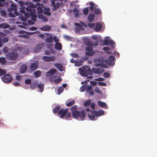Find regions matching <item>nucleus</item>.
<instances>
[{
	"instance_id": "f257e3e1",
	"label": "nucleus",
	"mask_w": 157,
	"mask_h": 157,
	"mask_svg": "<svg viewBox=\"0 0 157 157\" xmlns=\"http://www.w3.org/2000/svg\"><path fill=\"white\" fill-rule=\"evenodd\" d=\"M20 5L21 6L20 8L21 15V14H23L25 16L27 17H29L30 16L31 19L33 21H36L37 16L36 14V10L30 6H29L25 8V7L23 6V3L21 2H20Z\"/></svg>"
},
{
	"instance_id": "f03ea898",
	"label": "nucleus",
	"mask_w": 157,
	"mask_h": 157,
	"mask_svg": "<svg viewBox=\"0 0 157 157\" xmlns=\"http://www.w3.org/2000/svg\"><path fill=\"white\" fill-rule=\"evenodd\" d=\"M78 106L74 105L71 107L72 115L73 117L76 119L80 118L81 120H84V118L86 116L85 110L83 109L81 111L77 110Z\"/></svg>"
},
{
	"instance_id": "7ed1b4c3",
	"label": "nucleus",
	"mask_w": 157,
	"mask_h": 157,
	"mask_svg": "<svg viewBox=\"0 0 157 157\" xmlns=\"http://www.w3.org/2000/svg\"><path fill=\"white\" fill-rule=\"evenodd\" d=\"M18 53L16 49L11 50L6 55V58L8 60L11 61L16 60L18 58Z\"/></svg>"
},
{
	"instance_id": "20e7f679",
	"label": "nucleus",
	"mask_w": 157,
	"mask_h": 157,
	"mask_svg": "<svg viewBox=\"0 0 157 157\" xmlns=\"http://www.w3.org/2000/svg\"><path fill=\"white\" fill-rule=\"evenodd\" d=\"M79 70L80 75L82 77H87L88 75H91L92 73L91 70L87 67H82L79 68Z\"/></svg>"
},
{
	"instance_id": "39448f33",
	"label": "nucleus",
	"mask_w": 157,
	"mask_h": 157,
	"mask_svg": "<svg viewBox=\"0 0 157 157\" xmlns=\"http://www.w3.org/2000/svg\"><path fill=\"white\" fill-rule=\"evenodd\" d=\"M115 57L113 56L109 57V59L105 60V62L109 65L112 66L115 64Z\"/></svg>"
},
{
	"instance_id": "423d86ee",
	"label": "nucleus",
	"mask_w": 157,
	"mask_h": 157,
	"mask_svg": "<svg viewBox=\"0 0 157 157\" xmlns=\"http://www.w3.org/2000/svg\"><path fill=\"white\" fill-rule=\"evenodd\" d=\"M12 77L9 74H6L3 75L2 78V80L5 83H8L12 81Z\"/></svg>"
},
{
	"instance_id": "0eeeda50",
	"label": "nucleus",
	"mask_w": 157,
	"mask_h": 157,
	"mask_svg": "<svg viewBox=\"0 0 157 157\" xmlns=\"http://www.w3.org/2000/svg\"><path fill=\"white\" fill-rule=\"evenodd\" d=\"M103 45H111L113 48H114L115 44V43L111 40L105 39L104 40Z\"/></svg>"
},
{
	"instance_id": "6e6552de",
	"label": "nucleus",
	"mask_w": 157,
	"mask_h": 157,
	"mask_svg": "<svg viewBox=\"0 0 157 157\" xmlns=\"http://www.w3.org/2000/svg\"><path fill=\"white\" fill-rule=\"evenodd\" d=\"M68 110L67 109H61L58 112V114L60 115V117L62 118L64 117L67 113Z\"/></svg>"
},
{
	"instance_id": "1a4fd4ad",
	"label": "nucleus",
	"mask_w": 157,
	"mask_h": 157,
	"mask_svg": "<svg viewBox=\"0 0 157 157\" xmlns=\"http://www.w3.org/2000/svg\"><path fill=\"white\" fill-rule=\"evenodd\" d=\"M92 71L94 74H100L104 71V69L102 68H93Z\"/></svg>"
},
{
	"instance_id": "9d476101",
	"label": "nucleus",
	"mask_w": 157,
	"mask_h": 157,
	"mask_svg": "<svg viewBox=\"0 0 157 157\" xmlns=\"http://www.w3.org/2000/svg\"><path fill=\"white\" fill-rule=\"evenodd\" d=\"M27 66L26 65L24 64L22 65L19 69V72L21 74L25 73L27 70Z\"/></svg>"
},
{
	"instance_id": "9b49d317",
	"label": "nucleus",
	"mask_w": 157,
	"mask_h": 157,
	"mask_svg": "<svg viewBox=\"0 0 157 157\" xmlns=\"http://www.w3.org/2000/svg\"><path fill=\"white\" fill-rule=\"evenodd\" d=\"M38 67V64L37 63H32L30 66V70L33 71L36 70Z\"/></svg>"
},
{
	"instance_id": "f8f14e48",
	"label": "nucleus",
	"mask_w": 157,
	"mask_h": 157,
	"mask_svg": "<svg viewBox=\"0 0 157 157\" xmlns=\"http://www.w3.org/2000/svg\"><path fill=\"white\" fill-rule=\"evenodd\" d=\"M91 113L95 114L96 117H99L100 116L103 115L104 114V111L102 110H98V112L94 111H91Z\"/></svg>"
},
{
	"instance_id": "ddd939ff",
	"label": "nucleus",
	"mask_w": 157,
	"mask_h": 157,
	"mask_svg": "<svg viewBox=\"0 0 157 157\" xmlns=\"http://www.w3.org/2000/svg\"><path fill=\"white\" fill-rule=\"evenodd\" d=\"M57 70L54 68L51 69L48 71L46 73V75L47 76H50L52 75H53L56 72Z\"/></svg>"
},
{
	"instance_id": "4468645a",
	"label": "nucleus",
	"mask_w": 157,
	"mask_h": 157,
	"mask_svg": "<svg viewBox=\"0 0 157 157\" xmlns=\"http://www.w3.org/2000/svg\"><path fill=\"white\" fill-rule=\"evenodd\" d=\"M86 91L87 93H89V94L91 95H93L94 94L93 87L90 85L87 86V88L86 89Z\"/></svg>"
},
{
	"instance_id": "2eb2a0df",
	"label": "nucleus",
	"mask_w": 157,
	"mask_h": 157,
	"mask_svg": "<svg viewBox=\"0 0 157 157\" xmlns=\"http://www.w3.org/2000/svg\"><path fill=\"white\" fill-rule=\"evenodd\" d=\"M55 48L57 50H61L62 49V45L60 42H56L55 45Z\"/></svg>"
},
{
	"instance_id": "dca6fc26",
	"label": "nucleus",
	"mask_w": 157,
	"mask_h": 157,
	"mask_svg": "<svg viewBox=\"0 0 157 157\" xmlns=\"http://www.w3.org/2000/svg\"><path fill=\"white\" fill-rule=\"evenodd\" d=\"M50 9L49 8H44V14L47 16H49L51 15V13L50 12Z\"/></svg>"
},
{
	"instance_id": "f3484780",
	"label": "nucleus",
	"mask_w": 157,
	"mask_h": 157,
	"mask_svg": "<svg viewBox=\"0 0 157 157\" xmlns=\"http://www.w3.org/2000/svg\"><path fill=\"white\" fill-rule=\"evenodd\" d=\"M54 66L60 71H63V67L61 64L58 63H56L54 64Z\"/></svg>"
},
{
	"instance_id": "a211bd4d",
	"label": "nucleus",
	"mask_w": 157,
	"mask_h": 157,
	"mask_svg": "<svg viewBox=\"0 0 157 157\" xmlns=\"http://www.w3.org/2000/svg\"><path fill=\"white\" fill-rule=\"evenodd\" d=\"M51 29V27L49 25H46L44 26L42 28H40L42 31H49Z\"/></svg>"
},
{
	"instance_id": "6ab92c4d",
	"label": "nucleus",
	"mask_w": 157,
	"mask_h": 157,
	"mask_svg": "<svg viewBox=\"0 0 157 157\" xmlns=\"http://www.w3.org/2000/svg\"><path fill=\"white\" fill-rule=\"evenodd\" d=\"M43 47V45L42 44H39L37 45L34 49V51L36 52H38Z\"/></svg>"
},
{
	"instance_id": "aec40b11",
	"label": "nucleus",
	"mask_w": 157,
	"mask_h": 157,
	"mask_svg": "<svg viewBox=\"0 0 157 157\" xmlns=\"http://www.w3.org/2000/svg\"><path fill=\"white\" fill-rule=\"evenodd\" d=\"M95 66L96 67H100L101 63L100 60L98 59H95L94 61Z\"/></svg>"
},
{
	"instance_id": "412c9836",
	"label": "nucleus",
	"mask_w": 157,
	"mask_h": 157,
	"mask_svg": "<svg viewBox=\"0 0 157 157\" xmlns=\"http://www.w3.org/2000/svg\"><path fill=\"white\" fill-rule=\"evenodd\" d=\"M102 28V25L100 23L97 24L95 30L96 31L98 32L101 30Z\"/></svg>"
},
{
	"instance_id": "4be33fe9",
	"label": "nucleus",
	"mask_w": 157,
	"mask_h": 157,
	"mask_svg": "<svg viewBox=\"0 0 157 157\" xmlns=\"http://www.w3.org/2000/svg\"><path fill=\"white\" fill-rule=\"evenodd\" d=\"M34 75L36 78L40 77L41 75V71L39 70H37L34 73Z\"/></svg>"
},
{
	"instance_id": "5701e85b",
	"label": "nucleus",
	"mask_w": 157,
	"mask_h": 157,
	"mask_svg": "<svg viewBox=\"0 0 157 157\" xmlns=\"http://www.w3.org/2000/svg\"><path fill=\"white\" fill-rule=\"evenodd\" d=\"M88 21L89 22H92L94 19V15L93 14H90L88 18Z\"/></svg>"
},
{
	"instance_id": "b1692460",
	"label": "nucleus",
	"mask_w": 157,
	"mask_h": 157,
	"mask_svg": "<svg viewBox=\"0 0 157 157\" xmlns=\"http://www.w3.org/2000/svg\"><path fill=\"white\" fill-rule=\"evenodd\" d=\"M45 41L48 43H52L53 41V38L52 36L47 37L45 39Z\"/></svg>"
},
{
	"instance_id": "393cba45",
	"label": "nucleus",
	"mask_w": 157,
	"mask_h": 157,
	"mask_svg": "<svg viewBox=\"0 0 157 157\" xmlns=\"http://www.w3.org/2000/svg\"><path fill=\"white\" fill-rule=\"evenodd\" d=\"M37 14H42L43 13V8L42 7L39 6L36 8Z\"/></svg>"
},
{
	"instance_id": "a878e982",
	"label": "nucleus",
	"mask_w": 157,
	"mask_h": 157,
	"mask_svg": "<svg viewBox=\"0 0 157 157\" xmlns=\"http://www.w3.org/2000/svg\"><path fill=\"white\" fill-rule=\"evenodd\" d=\"M83 62L82 60L76 61L75 62V65L77 67H79L83 64Z\"/></svg>"
},
{
	"instance_id": "bb28decb",
	"label": "nucleus",
	"mask_w": 157,
	"mask_h": 157,
	"mask_svg": "<svg viewBox=\"0 0 157 157\" xmlns=\"http://www.w3.org/2000/svg\"><path fill=\"white\" fill-rule=\"evenodd\" d=\"M44 85L43 84H39L38 85V87L40 92H42L44 90Z\"/></svg>"
},
{
	"instance_id": "cd10ccee",
	"label": "nucleus",
	"mask_w": 157,
	"mask_h": 157,
	"mask_svg": "<svg viewBox=\"0 0 157 157\" xmlns=\"http://www.w3.org/2000/svg\"><path fill=\"white\" fill-rule=\"evenodd\" d=\"M75 25L77 26V28L78 30H83V29L82 26L78 23H75Z\"/></svg>"
},
{
	"instance_id": "c85d7f7f",
	"label": "nucleus",
	"mask_w": 157,
	"mask_h": 157,
	"mask_svg": "<svg viewBox=\"0 0 157 157\" xmlns=\"http://www.w3.org/2000/svg\"><path fill=\"white\" fill-rule=\"evenodd\" d=\"M9 10H10V11H11V10L16 11L17 10V6L15 5L12 4L11 5V8H10Z\"/></svg>"
},
{
	"instance_id": "c756f323",
	"label": "nucleus",
	"mask_w": 157,
	"mask_h": 157,
	"mask_svg": "<svg viewBox=\"0 0 157 157\" xmlns=\"http://www.w3.org/2000/svg\"><path fill=\"white\" fill-rule=\"evenodd\" d=\"M87 85H84L82 86L80 88V90L81 92H84L87 88Z\"/></svg>"
},
{
	"instance_id": "7c9ffc66",
	"label": "nucleus",
	"mask_w": 157,
	"mask_h": 157,
	"mask_svg": "<svg viewBox=\"0 0 157 157\" xmlns=\"http://www.w3.org/2000/svg\"><path fill=\"white\" fill-rule=\"evenodd\" d=\"M59 3L57 2L53 6V8H52L53 10L54 11L55 10H57L59 8Z\"/></svg>"
},
{
	"instance_id": "2f4dec72",
	"label": "nucleus",
	"mask_w": 157,
	"mask_h": 157,
	"mask_svg": "<svg viewBox=\"0 0 157 157\" xmlns=\"http://www.w3.org/2000/svg\"><path fill=\"white\" fill-rule=\"evenodd\" d=\"M94 54V52L93 51L86 52L85 53V54L86 56H93Z\"/></svg>"
},
{
	"instance_id": "473e14b6",
	"label": "nucleus",
	"mask_w": 157,
	"mask_h": 157,
	"mask_svg": "<svg viewBox=\"0 0 157 157\" xmlns=\"http://www.w3.org/2000/svg\"><path fill=\"white\" fill-rule=\"evenodd\" d=\"M37 86V83L36 82H32L30 85V87L31 89H35Z\"/></svg>"
},
{
	"instance_id": "72a5a7b5",
	"label": "nucleus",
	"mask_w": 157,
	"mask_h": 157,
	"mask_svg": "<svg viewBox=\"0 0 157 157\" xmlns=\"http://www.w3.org/2000/svg\"><path fill=\"white\" fill-rule=\"evenodd\" d=\"M91 103V101L90 100L86 101L84 103V106L86 107L88 106Z\"/></svg>"
},
{
	"instance_id": "f704fd0d",
	"label": "nucleus",
	"mask_w": 157,
	"mask_h": 157,
	"mask_svg": "<svg viewBox=\"0 0 157 157\" xmlns=\"http://www.w3.org/2000/svg\"><path fill=\"white\" fill-rule=\"evenodd\" d=\"M89 5H90V9L91 11H93L94 9H95L94 6V3L92 2H90L89 3Z\"/></svg>"
},
{
	"instance_id": "c9c22d12",
	"label": "nucleus",
	"mask_w": 157,
	"mask_h": 157,
	"mask_svg": "<svg viewBox=\"0 0 157 157\" xmlns=\"http://www.w3.org/2000/svg\"><path fill=\"white\" fill-rule=\"evenodd\" d=\"M98 104L101 107H104L106 106V103L102 101H98Z\"/></svg>"
},
{
	"instance_id": "e433bc0d",
	"label": "nucleus",
	"mask_w": 157,
	"mask_h": 157,
	"mask_svg": "<svg viewBox=\"0 0 157 157\" xmlns=\"http://www.w3.org/2000/svg\"><path fill=\"white\" fill-rule=\"evenodd\" d=\"M94 12L95 13L97 14H101V11L99 8H95Z\"/></svg>"
},
{
	"instance_id": "4c0bfd02",
	"label": "nucleus",
	"mask_w": 157,
	"mask_h": 157,
	"mask_svg": "<svg viewBox=\"0 0 157 157\" xmlns=\"http://www.w3.org/2000/svg\"><path fill=\"white\" fill-rule=\"evenodd\" d=\"M5 0H0V7L3 6H6L8 3L5 2Z\"/></svg>"
},
{
	"instance_id": "58836bf2",
	"label": "nucleus",
	"mask_w": 157,
	"mask_h": 157,
	"mask_svg": "<svg viewBox=\"0 0 157 157\" xmlns=\"http://www.w3.org/2000/svg\"><path fill=\"white\" fill-rule=\"evenodd\" d=\"M75 101L74 100H72L69 102L67 103L66 105L68 107L71 106L75 103Z\"/></svg>"
},
{
	"instance_id": "ea45409f",
	"label": "nucleus",
	"mask_w": 157,
	"mask_h": 157,
	"mask_svg": "<svg viewBox=\"0 0 157 157\" xmlns=\"http://www.w3.org/2000/svg\"><path fill=\"white\" fill-rule=\"evenodd\" d=\"M6 60L5 58L1 57L0 58V62L2 64H4L6 63Z\"/></svg>"
},
{
	"instance_id": "a19ab883",
	"label": "nucleus",
	"mask_w": 157,
	"mask_h": 157,
	"mask_svg": "<svg viewBox=\"0 0 157 157\" xmlns=\"http://www.w3.org/2000/svg\"><path fill=\"white\" fill-rule=\"evenodd\" d=\"M6 73V71L5 70L0 68V76L5 74Z\"/></svg>"
},
{
	"instance_id": "79ce46f5",
	"label": "nucleus",
	"mask_w": 157,
	"mask_h": 157,
	"mask_svg": "<svg viewBox=\"0 0 157 157\" xmlns=\"http://www.w3.org/2000/svg\"><path fill=\"white\" fill-rule=\"evenodd\" d=\"M73 11L75 16L78 15L79 10L78 8H75L73 10Z\"/></svg>"
},
{
	"instance_id": "37998d69",
	"label": "nucleus",
	"mask_w": 157,
	"mask_h": 157,
	"mask_svg": "<svg viewBox=\"0 0 157 157\" xmlns=\"http://www.w3.org/2000/svg\"><path fill=\"white\" fill-rule=\"evenodd\" d=\"M63 88L61 86L59 87L57 90L58 94L59 95L61 93L63 92Z\"/></svg>"
},
{
	"instance_id": "c03bdc74",
	"label": "nucleus",
	"mask_w": 157,
	"mask_h": 157,
	"mask_svg": "<svg viewBox=\"0 0 157 157\" xmlns=\"http://www.w3.org/2000/svg\"><path fill=\"white\" fill-rule=\"evenodd\" d=\"M85 50L87 52L93 51V48L91 47H87L86 48Z\"/></svg>"
},
{
	"instance_id": "a18cd8bd",
	"label": "nucleus",
	"mask_w": 157,
	"mask_h": 157,
	"mask_svg": "<svg viewBox=\"0 0 157 157\" xmlns=\"http://www.w3.org/2000/svg\"><path fill=\"white\" fill-rule=\"evenodd\" d=\"M3 28L4 29H7L10 27V25L7 23H3Z\"/></svg>"
},
{
	"instance_id": "49530a36",
	"label": "nucleus",
	"mask_w": 157,
	"mask_h": 157,
	"mask_svg": "<svg viewBox=\"0 0 157 157\" xmlns=\"http://www.w3.org/2000/svg\"><path fill=\"white\" fill-rule=\"evenodd\" d=\"M43 60L46 62H49V57L44 56L43 57Z\"/></svg>"
},
{
	"instance_id": "de8ad7c7",
	"label": "nucleus",
	"mask_w": 157,
	"mask_h": 157,
	"mask_svg": "<svg viewBox=\"0 0 157 157\" xmlns=\"http://www.w3.org/2000/svg\"><path fill=\"white\" fill-rule=\"evenodd\" d=\"M3 52L5 53V55L7 53L9 52H10V50H8L7 48L5 47L3 48Z\"/></svg>"
},
{
	"instance_id": "09e8293b",
	"label": "nucleus",
	"mask_w": 157,
	"mask_h": 157,
	"mask_svg": "<svg viewBox=\"0 0 157 157\" xmlns=\"http://www.w3.org/2000/svg\"><path fill=\"white\" fill-rule=\"evenodd\" d=\"M88 117L90 120H94L95 118V116L93 115L88 114Z\"/></svg>"
},
{
	"instance_id": "8fccbe9b",
	"label": "nucleus",
	"mask_w": 157,
	"mask_h": 157,
	"mask_svg": "<svg viewBox=\"0 0 157 157\" xmlns=\"http://www.w3.org/2000/svg\"><path fill=\"white\" fill-rule=\"evenodd\" d=\"M60 109V107L59 106L56 107L53 110V113H56L59 111Z\"/></svg>"
},
{
	"instance_id": "3c124183",
	"label": "nucleus",
	"mask_w": 157,
	"mask_h": 157,
	"mask_svg": "<svg viewBox=\"0 0 157 157\" xmlns=\"http://www.w3.org/2000/svg\"><path fill=\"white\" fill-rule=\"evenodd\" d=\"M70 55L72 57L75 58H77L79 57V55L76 53H71Z\"/></svg>"
},
{
	"instance_id": "603ef678",
	"label": "nucleus",
	"mask_w": 157,
	"mask_h": 157,
	"mask_svg": "<svg viewBox=\"0 0 157 157\" xmlns=\"http://www.w3.org/2000/svg\"><path fill=\"white\" fill-rule=\"evenodd\" d=\"M89 11V9L87 8H85L83 11V13L85 15H86L88 14Z\"/></svg>"
},
{
	"instance_id": "864d4df0",
	"label": "nucleus",
	"mask_w": 157,
	"mask_h": 157,
	"mask_svg": "<svg viewBox=\"0 0 157 157\" xmlns=\"http://www.w3.org/2000/svg\"><path fill=\"white\" fill-rule=\"evenodd\" d=\"M103 76L105 78H107L110 76V74L107 72H105L104 73Z\"/></svg>"
},
{
	"instance_id": "5fc2aeb1",
	"label": "nucleus",
	"mask_w": 157,
	"mask_h": 157,
	"mask_svg": "<svg viewBox=\"0 0 157 157\" xmlns=\"http://www.w3.org/2000/svg\"><path fill=\"white\" fill-rule=\"evenodd\" d=\"M98 84L99 86H105L106 85V83L104 82H98Z\"/></svg>"
},
{
	"instance_id": "6e6d98bb",
	"label": "nucleus",
	"mask_w": 157,
	"mask_h": 157,
	"mask_svg": "<svg viewBox=\"0 0 157 157\" xmlns=\"http://www.w3.org/2000/svg\"><path fill=\"white\" fill-rule=\"evenodd\" d=\"M25 83L27 84H29L31 83V80L29 79H26L25 80Z\"/></svg>"
},
{
	"instance_id": "4d7b16f0",
	"label": "nucleus",
	"mask_w": 157,
	"mask_h": 157,
	"mask_svg": "<svg viewBox=\"0 0 157 157\" xmlns=\"http://www.w3.org/2000/svg\"><path fill=\"white\" fill-rule=\"evenodd\" d=\"M55 59V57L54 56L49 57V62L54 61Z\"/></svg>"
},
{
	"instance_id": "13d9d810",
	"label": "nucleus",
	"mask_w": 157,
	"mask_h": 157,
	"mask_svg": "<svg viewBox=\"0 0 157 157\" xmlns=\"http://www.w3.org/2000/svg\"><path fill=\"white\" fill-rule=\"evenodd\" d=\"M18 37H22L23 38H28V36L26 35H19L18 36Z\"/></svg>"
},
{
	"instance_id": "bf43d9fd",
	"label": "nucleus",
	"mask_w": 157,
	"mask_h": 157,
	"mask_svg": "<svg viewBox=\"0 0 157 157\" xmlns=\"http://www.w3.org/2000/svg\"><path fill=\"white\" fill-rule=\"evenodd\" d=\"M95 103L94 102H92L90 104V107L93 109H94L95 108Z\"/></svg>"
},
{
	"instance_id": "052dcab7",
	"label": "nucleus",
	"mask_w": 157,
	"mask_h": 157,
	"mask_svg": "<svg viewBox=\"0 0 157 157\" xmlns=\"http://www.w3.org/2000/svg\"><path fill=\"white\" fill-rule=\"evenodd\" d=\"M99 67H104L105 68H108V67L107 65H106L105 64L103 63H101Z\"/></svg>"
},
{
	"instance_id": "680f3d73",
	"label": "nucleus",
	"mask_w": 157,
	"mask_h": 157,
	"mask_svg": "<svg viewBox=\"0 0 157 157\" xmlns=\"http://www.w3.org/2000/svg\"><path fill=\"white\" fill-rule=\"evenodd\" d=\"M88 26L89 27L91 28H94V27L95 24L94 23H88Z\"/></svg>"
},
{
	"instance_id": "e2e57ef3",
	"label": "nucleus",
	"mask_w": 157,
	"mask_h": 157,
	"mask_svg": "<svg viewBox=\"0 0 157 157\" xmlns=\"http://www.w3.org/2000/svg\"><path fill=\"white\" fill-rule=\"evenodd\" d=\"M62 80V79L60 78H58L56 79H55L54 80V82H56L57 83H59Z\"/></svg>"
},
{
	"instance_id": "0e129e2a",
	"label": "nucleus",
	"mask_w": 157,
	"mask_h": 157,
	"mask_svg": "<svg viewBox=\"0 0 157 157\" xmlns=\"http://www.w3.org/2000/svg\"><path fill=\"white\" fill-rule=\"evenodd\" d=\"M97 82L95 81H91L90 82V84L92 86H95L97 85Z\"/></svg>"
},
{
	"instance_id": "69168bd1",
	"label": "nucleus",
	"mask_w": 157,
	"mask_h": 157,
	"mask_svg": "<svg viewBox=\"0 0 157 157\" xmlns=\"http://www.w3.org/2000/svg\"><path fill=\"white\" fill-rule=\"evenodd\" d=\"M37 28L36 27L34 26H33L32 27H30L29 28V29L30 30L32 31H34L37 30Z\"/></svg>"
},
{
	"instance_id": "338daca9",
	"label": "nucleus",
	"mask_w": 157,
	"mask_h": 157,
	"mask_svg": "<svg viewBox=\"0 0 157 157\" xmlns=\"http://www.w3.org/2000/svg\"><path fill=\"white\" fill-rule=\"evenodd\" d=\"M53 39L55 42H58L59 41V39L57 38L56 36H54L53 37Z\"/></svg>"
},
{
	"instance_id": "774afa93",
	"label": "nucleus",
	"mask_w": 157,
	"mask_h": 157,
	"mask_svg": "<svg viewBox=\"0 0 157 157\" xmlns=\"http://www.w3.org/2000/svg\"><path fill=\"white\" fill-rule=\"evenodd\" d=\"M71 116V114L70 112H68L67 113L66 116V118L67 119L68 118L70 117Z\"/></svg>"
}]
</instances>
